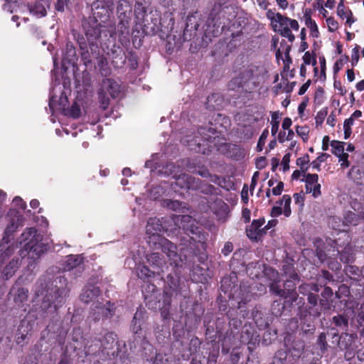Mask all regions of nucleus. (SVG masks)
Masks as SVG:
<instances>
[{
    "label": "nucleus",
    "instance_id": "1",
    "mask_svg": "<svg viewBox=\"0 0 364 364\" xmlns=\"http://www.w3.org/2000/svg\"><path fill=\"white\" fill-rule=\"evenodd\" d=\"M146 228V234L150 235L149 242L151 243L152 242L154 245H158L159 247H161V250L169 258L171 264H173L176 267L180 266L182 259L176 252V245L166 238L159 236V233L162 230H168L162 224L161 220L156 218H150L148 220Z\"/></svg>",
    "mask_w": 364,
    "mask_h": 364
},
{
    "label": "nucleus",
    "instance_id": "2",
    "mask_svg": "<svg viewBox=\"0 0 364 364\" xmlns=\"http://www.w3.org/2000/svg\"><path fill=\"white\" fill-rule=\"evenodd\" d=\"M268 18L271 21V25L273 30L281 36L287 38L290 42L295 39L292 31H297L299 28V22L295 19L282 15L279 13L268 14Z\"/></svg>",
    "mask_w": 364,
    "mask_h": 364
},
{
    "label": "nucleus",
    "instance_id": "3",
    "mask_svg": "<svg viewBox=\"0 0 364 364\" xmlns=\"http://www.w3.org/2000/svg\"><path fill=\"white\" fill-rule=\"evenodd\" d=\"M264 73L265 70L262 66L253 64L244 65L238 70L232 82L238 87H244L250 82L256 84L259 82Z\"/></svg>",
    "mask_w": 364,
    "mask_h": 364
},
{
    "label": "nucleus",
    "instance_id": "4",
    "mask_svg": "<svg viewBox=\"0 0 364 364\" xmlns=\"http://www.w3.org/2000/svg\"><path fill=\"white\" fill-rule=\"evenodd\" d=\"M41 235L37 234L35 228H27L21 234L20 243L23 245L26 251L40 256L47 250L46 246L41 242Z\"/></svg>",
    "mask_w": 364,
    "mask_h": 364
},
{
    "label": "nucleus",
    "instance_id": "5",
    "mask_svg": "<svg viewBox=\"0 0 364 364\" xmlns=\"http://www.w3.org/2000/svg\"><path fill=\"white\" fill-rule=\"evenodd\" d=\"M18 225L16 224L14 221H11L9 225L6 227L5 230V235L3 237L1 242L0 244L1 251L4 252L2 255L5 256L10 255L14 251V246L11 245L6 247V245L9 242V236L16 230Z\"/></svg>",
    "mask_w": 364,
    "mask_h": 364
},
{
    "label": "nucleus",
    "instance_id": "6",
    "mask_svg": "<svg viewBox=\"0 0 364 364\" xmlns=\"http://www.w3.org/2000/svg\"><path fill=\"white\" fill-rule=\"evenodd\" d=\"M318 176L316 173H307L305 176L306 193H312L314 198L321 195V185L318 183Z\"/></svg>",
    "mask_w": 364,
    "mask_h": 364
},
{
    "label": "nucleus",
    "instance_id": "7",
    "mask_svg": "<svg viewBox=\"0 0 364 364\" xmlns=\"http://www.w3.org/2000/svg\"><path fill=\"white\" fill-rule=\"evenodd\" d=\"M200 180L188 174H182L176 180V185L185 189H197Z\"/></svg>",
    "mask_w": 364,
    "mask_h": 364
},
{
    "label": "nucleus",
    "instance_id": "8",
    "mask_svg": "<svg viewBox=\"0 0 364 364\" xmlns=\"http://www.w3.org/2000/svg\"><path fill=\"white\" fill-rule=\"evenodd\" d=\"M290 46L287 45L285 42L280 43V47L276 52V58L277 60H282L284 62V72H287L290 68V64L291 63V59L289 55Z\"/></svg>",
    "mask_w": 364,
    "mask_h": 364
},
{
    "label": "nucleus",
    "instance_id": "9",
    "mask_svg": "<svg viewBox=\"0 0 364 364\" xmlns=\"http://www.w3.org/2000/svg\"><path fill=\"white\" fill-rule=\"evenodd\" d=\"M264 220H255L248 228H247V235L252 240H259L264 233V228L262 226L264 225Z\"/></svg>",
    "mask_w": 364,
    "mask_h": 364
},
{
    "label": "nucleus",
    "instance_id": "10",
    "mask_svg": "<svg viewBox=\"0 0 364 364\" xmlns=\"http://www.w3.org/2000/svg\"><path fill=\"white\" fill-rule=\"evenodd\" d=\"M147 262L151 265L154 272H156V274H160L164 270L163 267L165 264V261L161 257L159 253L154 252L147 255Z\"/></svg>",
    "mask_w": 364,
    "mask_h": 364
},
{
    "label": "nucleus",
    "instance_id": "11",
    "mask_svg": "<svg viewBox=\"0 0 364 364\" xmlns=\"http://www.w3.org/2000/svg\"><path fill=\"white\" fill-rule=\"evenodd\" d=\"M67 102H68L67 97H66V96H63V95H62L60 97L58 101L56 100L55 96H51L50 98V100H49L50 109L53 112H55L56 111L65 112L66 110L65 107L67 105Z\"/></svg>",
    "mask_w": 364,
    "mask_h": 364
},
{
    "label": "nucleus",
    "instance_id": "12",
    "mask_svg": "<svg viewBox=\"0 0 364 364\" xmlns=\"http://www.w3.org/2000/svg\"><path fill=\"white\" fill-rule=\"evenodd\" d=\"M357 338V335L354 333H343L341 334L339 341L338 347L341 350H347L348 348H354L353 343Z\"/></svg>",
    "mask_w": 364,
    "mask_h": 364
},
{
    "label": "nucleus",
    "instance_id": "13",
    "mask_svg": "<svg viewBox=\"0 0 364 364\" xmlns=\"http://www.w3.org/2000/svg\"><path fill=\"white\" fill-rule=\"evenodd\" d=\"M142 311H137L132 321V329L134 335H136L139 338H144V335L142 332L141 324H142Z\"/></svg>",
    "mask_w": 364,
    "mask_h": 364
},
{
    "label": "nucleus",
    "instance_id": "14",
    "mask_svg": "<svg viewBox=\"0 0 364 364\" xmlns=\"http://www.w3.org/2000/svg\"><path fill=\"white\" fill-rule=\"evenodd\" d=\"M102 88L103 91L109 92L113 98L116 97L120 91L118 83L111 79H105L103 80Z\"/></svg>",
    "mask_w": 364,
    "mask_h": 364
},
{
    "label": "nucleus",
    "instance_id": "15",
    "mask_svg": "<svg viewBox=\"0 0 364 364\" xmlns=\"http://www.w3.org/2000/svg\"><path fill=\"white\" fill-rule=\"evenodd\" d=\"M294 85L295 82L289 83L288 80L282 75L281 82L273 87V91L276 95L279 92L289 93L293 90Z\"/></svg>",
    "mask_w": 364,
    "mask_h": 364
},
{
    "label": "nucleus",
    "instance_id": "16",
    "mask_svg": "<svg viewBox=\"0 0 364 364\" xmlns=\"http://www.w3.org/2000/svg\"><path fill=\"white\" fill-rule=\"evenodd\" d=\"M100 294V289L96 287H86L80 296L81 300L85 303H89Z\"/></svg>",
    "mask_w": 364,
    "mask_h": 364
},
{
    "label": "nucleus",
    "instance_id": "17",
    "mask_svg": "<svg viewBox=\"0 0 364 364\" xmlns=\"http://www.w3.org/2000/svg\"><path fill=\"white\" fill-rule=\"evenodd\" d=\"M81 262L82 259L79 255H69L67 257L63 270H72L73 269L77 267Z\"/></svg>",
    "mask_w": 364,
    "mask_h": 364
},
{
    "label": "nucleus",
    "instance_id": "18",
    "mask_svg": "<svg viewBox=\"0 0 364 364\" xmlns=\"http://www.w3.org/2000/svg\"><path fill=\"white\" fill-rule=\"evenodd\" d=\"M20 265L19 259H12L8 265L6 266L3 271L4 277L6 279L11 277L16 271L18 269Z\"/></svg>",
    "mask_w": 364,
    "mask_h": 364
},
{
    "label": "nucleus",
    "instance_id": "19",
    "mask_svg": "<svg viewBox=\"0 0 364 364\" xmlns=\"http://www.w3.org/2000/svg\"><path fill=\"white\" fill-rule=\"evenodd\" d=\"M305 23L308 28L310 30L311 35L314 38H318L319 31L316 21L313 20L310 16H307L305 18Z\"/></svg>",
    "mask_w": 364,
    "mask_h": 364
},
{
    "label": "nucleus",
    "instance_id": "20",
    "mask_svg": "<svg viewBox=\"0 0 364 364\" xmlns=\"http://www.w3.org/2000/svg\"><path fill=\"white\" fill-rule=\"evenodd\" d=\"M291 201V197L289 195H284L279 201L280 205L283 206V213L286 217L290 216L291 213L290 208Z\"/></svg>",
    "mask_w": 364,
    "mask_h": 364
},
{
    "label": "nucleus",
    "instance_id": "21",
    "mask_svg": "<svg viewBox=\"0 0 364 364\" xmlns=\"http://www.w3.org/2000/svg\"><path fill=\"white\" fill-rule=\"evenodd\" d=\"M173 222L176 224L179 225V228H183V230H188V225L186 223H189L192 221V218L191 216L185 215H177L173 219Z\"/></svg>",
    "mask_w": 364,
    "mask_h": 364
},
{
    "label": "nucleus",
    "instance_id": "22",
    "mask_svg": "<svg viewBox=\"0 0 364 364\" xmlns=\"http://www.w3.org/2000/svg\"><path fill=\"white\" fill-rule=\"evenodd\" d=\"M97 67L102 75L107 76L109 74L107 59L104 56H100L97 59Z\"/></svg>",
    "mask_w": 364,
    "mask_h": 364
},
{
    "label": "nucleus",
    "instance_id": "23",
    "mask_svg": "<svg viewBox=\"0 0 364 364\" xmlns=\"http://www.w3.org/2000/svg\"><path fill=\"white\" fill-rule=\"evenodd\" d=\"M345 144L346 143L345 142H343V141H336V140H333L331 142V148H332V153L336 155V156H341V154H343L345 151Z\"/></svg>",
    "mask_w": 364,
    "mask_h": 364
},
{
    "label": "nucleus",
    "instance_id": "24",
    "mask_svg": "<svg viewBox=\"0 0 364 364\" xmlns=\"http://www.w3.org/2000/svg\"><path fill=\"white\" fill-rule=\"evenodd\" d=\"M156 272H154V269H149L145 266H141L137 269V275L141 279H146L153 277Z\"/></svg>",
    "mask_w": 364,
    "mask_h": 364
},
{
    "label": "nucleus",
    "instance_id": "25",
    "mask_svg": "<svg viewBox=\"0 0 364 364\" xmlns=\"http://www.w3.org/2000/svg\"><path fill=\"white\" fill-rule=\"evenodd\" d=\"M81 110L80 105L77 102H74L70 109L65 111V114L70 115L73 118H77L80 116Z\"/></svg>",
    "mask_w": 364,
    "mask_h": 364
},
{
    "label": "nucleus",
    "instance_id": "26",
    "mask_svg": "<svg viewBox=\"0 0 364 364\" xmlns=\"http://www.w3.org/2000/svg\"><path fill=\"white\" fill-rule=\"evenodd\" d=\"M354 124V120L353 117H349L346 119L343 122V129H344V139H347L350 137L351 134V127Z\"/></svg>",
    "mask_w": 364,
    "mask_h": 364
},
{
    "label": "nucleus",
    "instance_id": "27",
    "mask_svg": "<svg viewBox=\"0 0 364 364\" xmlns=\"http://www.w3.org/2000/svg\"><path fill=\"white\" fill-rule=\"evenodd\" d=\"M271 124V133L272 136H274L277 133L279 126V114L277 112H274L272 114Z\"/></svg>",
    "mask_w": 364,
    "mask_h": 364
},
{
    "label": "nucleus",
    "instance_id": "28",
    "mask_svg": "<svg viewBox=\"0 0 364 364\" xmlns=\"http://www.w3.org/2000/svg\"><path fill=\"white\" fill-rule=\"evenodd\" d=\"M164 205L166 206L167 208L173 210H178L181 208H184L183 205V203H181L178 200H167L164 202Z\"/></svg>",
    "mask_w": 364,
    "mask_h": 364
},
{
    "label": "nucleus",
    "instance_id": "29",
    "mask_svg": "<svg viewBox=\"0 0 364 364\" xmlns=\"http://www.w3.org/2000/svg\"><path fill=\"white\" fill-rule=\"evenodd\" d=\"M317 343H318V345L320 348V350H321L322 353H324L327 350L328 346L326 342V333H320V335L318 336V340H317Z\"/></svg>",
    "mask_w": 364,
    "mask_h": 364
},
{
    "label": "nucleus",
    "instance_id": "30",
    "mask_svg": "<svg viewBox=\"0 0 364 364\" xmlns=\"http://www.w3.org/2000/svg\"><path fill=\"white\" fill-rule=\"evenodd\" d=\"M296 132L299 136L302 138L304 141H306L308 139L309 133V129L308 127L296 126Z\"/></svg>",
    "mask_w": 364,
    "mask_h": 364
},
{
    "label": "nucleus",
    "instance_id": "31",
    "mask_svg": "<svg viewBox=\"0 0 364 364\" xmlns=\"http://www.w3.org/2000/svg\"><path fill=\"white\" fill-rule=\"evenodd\" d=\"M268 136H269V131H268V129H265L262 132V134L260 135L258 142H257V149L258 151H262L263 147L266 142V139L268 137Z\"/></svg>",
    "mask_w": 364,
    "mask_h": 364
},
{
    "label": "nucleus",
    "instance_id": "32",
    "mask_svg": "<svg viewBox=\"0 0 364 364\" xmlns=\"http://www.w3.org/2000/svg\"><path fill=\"white\" fill-rule=\"evenodd\" d=\"M328 114L327 108H323L316 115L315 120L317 126L321 125Z\"/></svg>",
    "mask_w": 364,
    "mask_h": 364
},
{
    "label": "nucleus",
    "instance_id": "33",
    "mask_svg": "<svg viewBox=\"0 0 364 364\" xmlns=\"http://www.w3.org/2000/svg\"><path fill=\"white\" fill-rule=\"evenodd\" d=\"M340 114V110H333L327 118L326 123L331 127H333L337 121V117Z\"/></svg>",
    "mask_w": 364,
    "mask_h": 364
},
{
    "label": "nucleus",
    "instance_id": "34",
    "mask_svg": "<svg viewBox=\"0 0 364 364\" xmlns=\"http://www.w3.org/2000/svg\"><path fill=\"white\" fill-rule=\"evenodd\" d=\"M309 162V158L308 155H304L301 157H299L296 160V164L299 166L303 171L307 170V165Z\"/></svg>",
    "mask_w": 364,
    "mask_h": 364
},
{
    "label": "nucleus",
    "instance_id": "35",
    "mask_svg": "<svg viewBox=\"0 0 364 364\" xmlns=\"http://www.w3.org/2000/svg\"><path fill=\"white\" fill-rule=\"evenodd\" d=\"M348 156L349 155L347 153H343L341 156H337V157L338 158V162L340 163L341 168H346L350 166Z\"/></svg>",
    "mask_w": 364,
    "mask_h": 364
},
{
    "label": "nucleus",
    "instance_id": "36",
    "mask_svg": "<svg viewBox=\"0 0 364 364\" xmlns=\"http://www.w3.org/2000/svg\"><path fill=\"white\" fill-rule=\"evenodd\" d=\"M67 50H68V55L69 56V58H67V57L64 56L62 60V63L63 66H65V62L68 61L70 62L73 60V58L75 57V49L73 48L72 46H67Z\"/></svg>",
    "mask_w": 364,
    "mask_h": 364
},
{
    "label": "nucleus",
    "instance_id": "37",
    "mask_svg": "<svg viewBox=\"0 0 364 364\" xmlns=\"http://www.w3.org/2000/svg\"><path fill=\"white\" fill-rule=\"evenodd\" d=\"M328 31L334 32L338 28V23L332 17H328L326 20Z\"/></svg>",
    "mask_w": 364,
    "mask_h": 364
},
{
    "label": "nucleus",
    "instance_id": "38",
    "mask_svg": "<svg viewBox=\"0 0 364 364\" xmlns=\"http://www.w3.org/2000/svg\"><path fill=\"white\" fill-rule=\"evenodd\" d=\"M28 291L25 289H18L17 291V296L15 297L14 300L16 302H22L27 299Z\"/></svg>",
    "mask_w": 364,
    "mask_h": 364
},
{
    "label": "nucleus",
    "instance_id": "39",
    "mask_svg": "<svg viewBox=\"0 0 364 364\" xmlns=\"http://www.w3.org/2000/svg\"><path fill=\"white\" fill-rule=\"evenodd\" d=\"M303 60L306 65L312 64L313 65H315L316 63V59L309 52H306L304 53L303 56Z\"/></svg>",
    "mask_w": 364,
    "mask_h": 364
},
{
    "label": "nucleus",
    "instance_id": "40",
    "mask_svg": "<svg viewBox=\"0 0 364 364\" xmlns=\"http://www.w3.org/2000/svg\"><path fill=\"white\" fill-rule=\"evenodd\" d=\"M333 321L337 326H341L343 325V326L348 325V319L343 316H334L333 318Z\"/></svg>",
    "mask_w": 364,
    "mask_h": 364
},
{
    "label": "nucleus",
    "instance_id": "41",
    "mask_svg": "<svg viewBox=\"0 0 364 364\" xmlns=\"http://www.w3.org/2000/svg\"><path fill=\"white\" fill-rule=\"evenodd\" d=\"M100 102L103 109H106L109 104V100L103 92L99 94Z\"/></svg>",
    "mask_w": 364,
    "mask_h": 364
},
{
    "label": "nucleus",
    "instance_id": "42",
    "mask_svg": "<svg viewBox=\"0 0 364 364\" xmlns=\"http://www.w3.org/2000/svg\"><path fill=\"white\" fill-rule=\"evenodd\" d=\"M169 301H168L167 304L160 309L161 315L164 319L169 318Z\"/></svg>",
    "mask_w": 364,
    "mask_h": 364
},
{
    "label": "nucleus",
    "instance_id": "43",
    "mask_svg": "<svg viewBox=\"0 0 364 364\" xmlns=\"http://www.w3.org/2000/svg\"><path fill=\"white\" fill-rule=\"evenodd\" d=\"M282 213V206L280 205L279 202L277 205H275L272 208L271 211V215L272 217H277L280 215Z\"/></svg>",
    "mask_w": 364,
    "mask_h": 364
},
{
    "label": "nucleus",
    "instance_id": "44",
    "mask_svg": "<svg viewBox=\"0 0 364 364\" xmlns=\"http://www.w3.org/2000/svg\"><path fill=\"white\" fill-rule=\"evenodd\" d=\"M295 203L298 204L301 208L304 205V198L302 193H295L294 195Z\"/></svg>",
    "mask_w": 364,
    "mask_h": 364
},
{
    "label": "nucleus",
    "instance_id": "45",
    "mask_svg": "<svg viewBox=\"0 0 364 364\" xmlns=\"http://www.w3.org/2000/svg\"><path fill=\"white\" fill-rule=\"evenodd\" d=\"M123 6H125V8H126V9L124 10V12L131 11V6L129 4V3L126 0H122L119 1V4L117 6L118 12H119L121 10H122Z\"/></svg>",
    "mask_w": 364,
    "mask_h": 364
},
{
    "label": "nucleus",
    "instance_id": "46",
    "mask_svg": "<svg viewBox=\"0 0 364 364\" xmlns=\"http://www.w3.org/2000/svg\"><path fill=\"white\" fill-rule=\"evenodd\" d=\"M284 189V183L280 181L278 183L276 187L272 188V193L274 196H279Z\"/></svg>",
    "mask_w": 364,
    "mask_h": 364
},
{
    "label": "nucleus",
    "instance_id": "47",
    "mask_svg": "<svg viewBox=\"0 0 364 364\" xmlns=\"http://www.w3.org/2000/svg\"><path fill=\"white\" fill-rule=\"evenodd\" d=\"M351 11L350 10H346L344 9H341L340 6L338 9V15L343 19H346V16L351 15Z\"/></svg>",
    "mask_w": 364,
    "mask_h": 364
},
{
    "label": "nucleus",
    "instance_id": "48",
    "mask_svg": "<svg viewBox=\"0 0 364 364\" xmlns=\"http://www.w3.org/2000/svg\"><path fill=\"white\" fill-rule=\"evenodd\" d=\"M346 220L350 223V224H353L354 225H357V219H356V215L355 213H349L348 214L346 218H345Z\"/></svg>",
    "mask_w": 364,
    "mask_h": 364
},
{
    "label": "nucleus",
    "instance_id": "49",
    "mask_svg": "<svg viewBox=\"0 0 364 364\" xmlns=\"http://www.w3.org/2000/svg\"><path fill=\"white\" fill-rule=\"evenodd\" d=\"M291 124L292 121L289 117L284 118L282 124V129L285 131L287 129H290Z\"/></svg>",
    "mask_w": 364,
    "mask_h": 364
},
{
    "label": "nucleus",
    "instance_id": "50",
    "mask_svg": "<svg viewBox=\"0 0 364 364\" xmlns=\"http://www.w3.org/2000/svg\"><path fill=\"white\" fill-rule=\"evenodd\" d=\"M340 259L343 262H350L353 259V257L350 255H347L346 252H343L341 253Z\"/></svg>",
    "mask_w": 364,
    "mask_h": 364
},
{
    "label": "nucleus",
    "instance_id": "51",
    "mask_svg": "<svg viewBox=\"0 0 364 364\" xmlns=\"http://www.w3.org/2000/svg\"><path fill=\"white\" fill-rule=\"evenodd\" d=\"M259 172L258 171H256L253 176H252V181H251V184H250V189H254L255 187L257 185V179L259 178Z\"/></svg>",
    "mask_w": 364,
    "mask_h": 364
},
{
    "label": "nucleus",
    "instance_id": "52",
    "mask_svg": "<svg viewBox=\"0 0 364 364\" xmlns=\"http://www.w3.org/2000/svg\"><path fill=\"white\" fill-rule=\"evenodd\" d=\"M36 14H40L41 16H44L46 15V11L43 6H36V11H33Z\"/></svg>",
    "mask_w": 364,
    "mask_h": 364
},
{
    "label": "nucleus",
    "instance_id": "53",
    "mask_svg": "<svg viewBox=\"0 0 364 364\" xmlns=\"http://www.w3.org/2000/svg\"><path fill=\"white\" fill-rule=\"evenodd\" d=\"M13 202L16 205H20V207L22 209H24L26 207V203L22 200V199L20 197H15Z\"/></svg>",
    "mask_w": 364,
    "mask_h": 364
},
{
    "label": "nucleus",
    "instance_id": "54",
    "mask_svg": "<svg viewBox=\"0 0 364 364\" xmlns=\"http://www.w3.org/2000/svg\"><path fill=\"white\" fill-rule=\"evenodd\" d=\"M355 348H348L345 353V358L346 360H350L354 356Z\"/></svg>",
    "mask_w": 364,
    "mask_h": 364
},
{
    "label": "nucleus",
    "instance_id": "55",
    "mask_svg": "<svg viewBox=\"0 0 364 364\" xmlns=\"http://www.w3.org/2000/svg\"><path fill=\"white\" fill-rule=\"evenodd\" d=\"M287 134L286 131L280 132L278 135V140L280 143H284L285 141H288L287 137Z\"/></svg>",
    "mask_w": 364,
    "mask_h": 364
},
{
    "label": "nucleus",
    "instance_id": "56",
    "mask_svg": "<svg viewBox=\"0 0 364 364\" xmlns=\"http://www.w3.org/2000/svg\"><path fill=\"white\" fill-rule=\"evenodd\" d=\"M317 296L311 293L308 295V301L310 304L316 305L317 303Z\"/></svg>",
    "mask_w": 364,
    "mask_h": 364
},
{
    "label": "nucleus",
    "instance_id": "57",
    "mask_svg": "<svg viewBox=\"0 0 364 364\" xmlns=\"http://www.w3.org/2000/svg\"><path fill=\"white\" fill-rule=\"evenodd\" d=\"M319 63L321 65V74L325 76V69H326V60L324 57H320L319 58Z\"/></svg>",
    "mask_w": 364,
    "mask_h": 364
},
{
    "label": "nucleus",
    "instance_id": "58",
    "mask_svg": "<svg viewBox=\"0 0 364 364\" xmlns=\"http://www.w3.org/2000/svg\"><path fill=\"white\" fill-rule=\"evenodd\" d=\"M232 250V245L230 244V243H227V244L225 245L224 248L223 249L222 251H223L224 255H227L230 252H231Z\"/></svg>",
    "mask_w": 364,
    "mask_h": 364
},
{
    "label": "nucleus",
    "instance_id": "59",
    "mask_svg": "<svg viewBox=\"0 0 364 364\" xmlns=\"http://www.w3.org/2000/svg\"><path fill=\"white\" fill-rule=\"evenodd\" d=\"M310 85V81L309 80L308 82H306V83H304L299 89V95H304L306 91L307 90L309 86Z\"/></svg>",
    "mask_w": 364,
    "mask_h": 364
},
{
    "label": "nucleus",
    "instance_id": "60",
    "mask_svg": "<svg viewBox=\"0 0 364 364\" xmlns=\"http://www.w3.org/2000/svg\"><path fill=\"white\" fill-rule=\"evenodd\" d=\"M277 1V3L278 4V6L283 9H285L287 8L288 6V1L287 0H276Z\"/></svg>",
    "mask_w": 364,
    "mask_h": 364
},
{
    "label": "nucleus",
    "instance_id": "61",
    "mask_svg": "<svg viewBox=\"0 0 364 364\" xmlns=\"http://www.w3.org/2000/svg\"><path fill=\"white\" fill-rule=\"evenodd\" d=\"M347 78L350 82H353L355 80V74L352 69L347 70Z\"/></svg>",
    "mask_w": 364,
    "mask_h": 364
},
{
    "label": "nucleus",
    "instance_id": "62",
    "mask_svg": "<svg viewBox=\"0 0 364 364\" xmlns=\"http://www.w3.org/2000/svg\"><path fill=\"white\" fill-rule=\"evenodd\" d=\"M323 7V1L322 0H317L314 3V8L320 11Z\"/></svg>",
    "mask_w": 364,
    "mask_h": 364
},
{
    "label": "nucleus",
    "instance_id": "63",
    "mask_svg": "<svg viewBox=\"0 0 364 364\" xmlns=\"http://www.w3.org/2000/svg\"><path fill=\"white\" fill-rule=\"evenodd\" d=\"M355 21V18L353 17V14L351 13L350 16H346V23L348 24L349 26H351V25Z\"/></svg>",
    "mask_w": 364,
    "mask_h": 364
},
{
    "label": "nucleus",
    "instance_id": "64",
    "mask_svg": "<svg viewBox=\"0 0 364 364\" xmlns=\"http://www.w3.org/2000/svg\"><path fill=\"white\" fill-rule=\"evenodd\" d=\"M357 356L359 360L364 361V347L358 351Z\"/></svg>",
    "mask_w": 364,
    "mask_h": 364
}]
</instances>
